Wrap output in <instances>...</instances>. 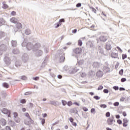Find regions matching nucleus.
<instances>
[{"label":"nucleus","mask_w":130,"mask_h":130,"mask_svg":"<svg viewBox=\"0 0 130 130\" xmlns=\"http://www.w3.org/2000/svg\"><path fill=\"white\" fill-rule=\"evenodd\" d=\"M34 46V45L32 43H28L27 39H24V42L22 43V47H26L27 50H31V49L33 50Z\"/></svg>","instance_id":"nucleus-1"},{"label":"nucleus","mask_w":130,"mask_h":130,"mask_svg":"<svg viewBox=\"0 0 130 130\" xmlns=\"http://www.w3.org/2000/svg\"><path fill=\"white\" fill-rule=\"evenodd\" d=\"M39 49H43V47H41V45L39 43H37L35 45H34V47L32 48L33 51L35 50H38Z\"/></svg>","instance_id":"nucleus-2"},{"label":"nucleus","mask_w":130,"mask_h":130,"mask_svg":"<svg viewBox=\"0 0 130 130\" xmlns=\"http://www.w3.org/2000/svg\"><path fill=\"white\" fill-rule=\"evenodd\" d=\"M7 49L8 47H7V45L5 44L1 45L0 46V55H2V54H3V52L7 51Z\"/></svg>","instance_id":"nucleus-3"},{"label":"nucleus","mask_w":130,"mask_h":130,"mask_svg":"<svg viewBox=\"0 0 130 130\" xmlns=\"http://www.w3.org/2000/svg\"><path fill=\"white\" fill-rule=\"evenodd\" d=\"M42 50H43V49H39V50H35L34 51L37 56H41V55L43 54V51Z\"/></svg>","instance_id":"nucleus-4"},{"label":"nucleus","mask_w":130,"mask_h":130,"mask_svg":"<svg viewBox=\"0 0 130 130\" xmlns=\"http://www.w3.org/2000/svg\"><path fill=\"white\" fill-rule=\"evenodd\" d=\"M103 70L104 73H109L110 72V67H109L108 64H106V65L103 67Z\"/></svg>","instance_id":"nucleus-5"},{"label":"nucleus","mask_w":130,"mask_h":130,"mask_svg":"<svg viewBox=\"0 0 130 130\" xmlns=\"http://www.w3.org/2000/svg\"><path fill=\"white\" fill-rule=\"evenodd\" d=\"M113 119H114V117H113V116H112L107 120L108 124H109V125H111L113 124V122H115V121Z\"/></svg>","instance_id":"nucleus-6"},{"label":"nucleus","mask_w":130,"mask_h":130,"mask_svg":"<svg viewBox=\"0 0 130 130\" xmlns=\"http://www.w3.org/2000/svg\"><path fill=\"white\" fill-rule=\"evenodd\" d=\"M78 71H79V69H77V68L70 67L69 69L70 74H75Z\"/></svg>","instance_id":"nucleus-7"},{"label":"nucleus","mask_w":130,"mask_h":130,"mask_svg":"<svg viewBox=\"0 0 130 130\" xmlns=\"http://www.w3.org/2000/svg\"><path fill=\"white\" fill-rule=\"evenodd\" d=\"M1 111L4 113V114H7L8 115V117H11V111H9L8 109L4 108L3 110H1Z\"/></svg>","instance_id":"nucleus-8"},{"label":"nucleus","mask_w":130,"mask_h":130,"mask_svg":"<svg viewBox=\"0 0 130 130\" xmlns=\"http://www.w3.org/2000/svg\"><path fill=\"white\" fill-rule=\"evenodd\" d=\"M65 57H64V53L63 52H61V53H60L59 55V61L60 62H63L64 61V59H65Z\"/></svg>","instance_id":"nucleus-9"},{"label":"nucleus","mask_w":130,"mask_h":130,"mask_svg":"<svg viewBox=\"0 0 130 130\" xmlns=\"http://www.w3.org/2000/svg\"><path fill=\"white\" fill-rule=\"evenodd\" d=\"M22 59L24 62H27L29 60V56L27 54H24L22 57Z\"/></svg>","instance_id":"nucleus-10"},{"label":"nucleus","mask_w":130,"mask_h":130,"mask_svg":"<svg viewBox=\"0 0 130 130\" xmlns=\"http://www.w3.org/2000/svg\"><path fill=\"white\" fill-rule=\"evenodd\" d=\"M4 61L5 63L7 64V66H9V64H11V59L7 56H5L4 58Z\"/></svg>","instance_id":"nucleus-11"},{"label":"nucleus","mask_w":130,"mask_h":130,"mask_svg":"<svg viewBox=\"0 0 130 130\" xmlns=\"http://www.w3.org/2000/svg\"><path fill=\"white\" fill-rule=\"evenodd\" d=\"M87 48H94V46L93 43L91 41H88L86 43Z\"/></svg>","instance_id":"nucleus-12"},{"label":"nucleus","mask_w":130,"mask_h":130,"mask_svg":"<svg viewBox=\"0 0 130 130\" xmlns=\"http://www.w3.org/2000/svg\"><path fill=\"white\" fill-rule=\"evenodd\" d=\"M101 66V64L100 63V62H94L92 64V67L94 69H99Z\"/></svg>","instance_id":"nucleus-13"},{"label":"nucleus","mask_w":130,"mask_h":130,"mask_svg":"<svg viewBox=\"0 0 130 130\" xmlns=\"http://www.w3.org/2000/svg\"><path fill=\"white\" fill-rule=\"evenodd\" d=\"M74 52L76 54H80V53H82V49L80 48H77L74 50Z\"/></svg>","instance_id":"nucleus-14"},{"label":"nucleus","mask_w":130,"mask_h":130,"mask_svg":"<svg viewBox=\"0 0 130 130\" xmlns=\"http://www.w3.org/2000/svg\"><path fill=\"white\" fill-rule=\"evenodd\" d=\"M102 76H103V72L100 70L97 72L96 77H98V78H102Z\"/></svg>","instance_id":"nucleus-15"},{"label":"nucleus","mask_w":130,"mask_h":130,"mask_svg":"<svg viewBox=\"0 0 130 130\" xmlns=\"http://www.w3.org/2000/svg\"><path fill=\"white\" fill-rule=\"evenodd\" d=\"M111 44H109V43H107L106 44V49L107 50H111Z\"/></svg>","instance_id":"nucleus-16"},{"label":"nucleus","mask_w":130,"mask_h":130,"mask_svg":"<svg viewBox=\"0 0 130 130\" xmlns=\"http://www.w3.org/2000/svg\"><path fill=\"white\" fill-rule=\"evenodd\" d=\"M100 40L101 41H102L103 42H105L106 40H107V38L104 36H102L100 37Z\"/></svg>","instance_id":"nucleus-17"},{"label":"nucleus","mask_w":130,"mask_h":130,"mask_svg":"<svg viewBox=\"0 0 130 130\" xmlns=\"http://www.w3.org/2000/svg\"><path fill=\"white\" fill-rule=\"evenodd\" d=\"M10 22H11V23L16 24V23H17L18 22V19L15 17H13L12 18L10 19Z\"/></svg>","instance_id":"nucleus-18"},{"label":"nucleus","mask_w":130,"mask_h":130,"mask_svg":"<svg viewBox=\"0 0 130 130\" xmlns=\"http://www.w3.org/2000/svg\"><path fill=\"white\" fill-rule=\"evenodd\" d=\"M47 63V59L46 58L42 63V65L41 66V68H45V66H46Z\"/></svg>","instance_id":"nucleus-19"},{"label":"nucleus","mask_w":130,"mask_h":130,"mask_svg":"<svg viewBox=\"0 0 130 130\" xmlns=\"http://www.w3.org/2000/svg\"><path fill=\"white\" fill-rule=\"evenodd\" d=\"M0 123L2 125H6L7 122L5 119H1L0 120Z\"/></svg>","instance_id":"nucleus-20"},{"label":"nucleus","mask_w":130,"mask_h":130,"mask_svg":"<svg viewBox=\"0 0 130 130\" xmlns=\"http://www.w3.org/2000/svg\"><path fill=\"white\" fill-rule=\"evenodd\" d=\"M21 64H22V63H21V61L20 60H17L15 62V67H16V68H19L21 67Z\"/></svg>","instance_id":"nucleus-21"},{"label":"nucleus","mask_w":130,"mask_h":130,"mask_svg":"<svg viewBox=\"0 0 130 130\" xmlns=\"http://www.w3.org/2000/svg\"><path fill=\"white\" fill-rule=\"evenodd\" d=\"M111 56L113 58H117V56H118V54L116 53H112L111 54Z\"/></svg>","instance_id":"nucleus-22"},{"label":"nucleus","mask_w":130,"mask_h":130,"mask_svg":"<svg viewBox=\"0 0 130 130\" xmlns=\"http://www.w3.org/2000/svg\"><path fill=\"white\" fill-rule=\"evenodd\" d=\"M11 44H12V47H16V46H17V41H12Z\"/></svg>","instance_id":"nucleus-23"},{"label":"nucleus","mask_w":130,"mask_h":130,"mask_svg":"<svg viewBox=\"0 0 130 130\" xmlns=\"http://www.w3.org/2000/svg\"><path fill=\"white\" fill-rule=\"evenodd\" d=\"M19 53H20V51L19 50V49L17 48L14 49L13 50V53H14V54H18Z\"/></svg>","instance_id":"nucleus-24"},{"label":"nucleus","mask_w":130,"mask_h":130,"mask_svg":"<svg viewBox=\"0 0 130 130\" xmlns=\"http://www.w3.org/2000/svg\"><path fill=\"white\" fill-rule=\"evenodd\" d=\"M24 33L26 35H30L31 34V30L29 29H26L25 30Z\"/></svg>","instance_id":"nucleus-25"},{"label":"nucleus","mask_w":130,"mask_h":130,"mask_svg":"<svg viewBox=\"0 0 130 130\" xmlns=\"http://www.w3.org/2000/svg\"><path fill=\"white\" fill-rule=\"evenodd\" d=\"M6 34L4 31H0V39H2L3 37H5Z\"/></svg>","instance_id":"nucleus-26"},{"label":"nucleus","mask_w":130,"mask_h":130,"mask_svg":"<svg viewBox=\"0 0 130 130\" xmlns=\"http://www.w3.org/2000/svg\"><path fill=\"white\" fill-rule=\"evenodd\" d=\"M16 27L17 29H21L22 28V24L20 23H17L16 25Z\"/></svg>","instance_id":"nucleus-27"},{"label":"nucleus","mask_w":130,"mask_h":130,"mask_svg":"<svg viewBox=\"0 0 130 130\" xmlns=\"http://www.w3.org/2000/svg\"><path fill=\"white\" fill-rule=\"evenodd\" d=\"M3 8L6 10V9H8V5L6 4V2H3Z\"/></svg>","instance_id":"nucleus-28"},{"label":"nucleus","mask_w":130,"mask_h":130,"mask_svg":"<svg viewBox=\"0 0 130 130\" xmlns=\"http://www.w3.org/2000/svg\"><path fill=\"white\" fill-rule=\"evenodd\" d=\"M84 62H85L84 61V60H80L78 61V63L79 66H82L84 64Z\"/></svg>","instance_id":"nucleus-29"},{"label":"nucleus","mask_w":130,"mask_h":130,"mask_svg":"<svg viewBox=\"0 0 130 130\" xmlns=\"http://www.w3.org/2000/svg\"><path fill=\"white\" fill-rule=\"evenodd\" d=\"M5 24V20L3 18L0 19V26H3Z\"/></svg>","instance_id":"nucleus-30"},{"label":"nucleus","mask_w":130,"mask_h":130,"mask_svg":"<svg viewBox=\"0 0 130 130\" xmlns=\"http://www.w3.org/2000/svg\"><path fill=\"white\" fill-rule=\"evenodd\" d=\"M2 85L4 87V88H9V84L5 82L2 84Z\"/></svg>","instance_id":"nucleus-31"},{"label":"nucleus","mask_w":130,"mask_h":130,"mask_svg":"<svg viewBox=\"0 0 130 130\" xmlns=\"http://www.w3.org/2000/svg\"><path fill=\"white\" fill-rule=\"evenodd\" d=\"M61 103L63 106H66V105L68 104V102H67V101H63V100L61 101Z\"/></svg>","instance_id":"nucleus-32"},{"label":"nucleus","mask_w":130,"mask_h":130,"mask_svg":"<svg viewBox=\"0 0 130 130\" xmlns=\"http://www.w3.org/2000/svg\"><path fill=\"white\" fill-rule=\"evenodd\" d=\"M78 45L79 46H82V45H83V42H82L81 40H79V41H78Z\"/></svg>","instance_id":"nucleus-33"},{"label":"nucleus","mask_w":130,"mask_h":130,"mask_svg":"<svg viewBox=\"0 0 130 130\" xmlns=\"http://www.w3.org/2000/svg\"><path fill=\"white\" fill-rule=\"evenodd\" d=\"M25 116L27 117V118H29V119H31V118L30 117V115H29V113H24Z\"/></svg>","instance_id":"nucleus-34"},{"label":"nucleus","mask_w":130,"mask_h":130,"mask_svg":"<svg viewBox=\"0 0 130 130\" xmlns=\"http://www.w3.org/2000/svg\"><path fill=\"white\" fill-rule=\"evenodd\" d=\"M98 52H99L100 53H101V54H103V53H104V51H103V49H99Z\"/></svg>","instance_id":"nucleus-35"},{"label":"nucleus","mask_w":130,"mask_h":130,"mask_svg":"<svg viewBox=\"0 0 130 130\" xmlns=\"http://www.w3.org/2000/svg\"><path fill=\"white\" fill-rule=\"evenodd\" d=\"M21 80L26 81V80H27V77H26V76H21Z\"/></svg>","instance_id":"nucleus-36"},{"label":"nucleus","mask_w":130,"mask_h":130,"mask_svg":"<svg viewBox=\"0 0 130 130\" xmlns=\"http://www.w3.org/2000/svg\"><path fill=\"white\" fill-rule=\"evenodd\" d=\"M100 107H101V108H106V107H107V106L105 104H102L101 105Z\"/></svg>","instance_id":"nucleus-37"},{"label":"nucleus","mask_w":130,"mask_h":130,"mask_svg":"<svg viewBox=\"0 0 130 130\" xmlns=\"http://www.w3.org/2000/svg\"><path fill=\"white\" fill-rule=\"evenodd\" d=\"M64 22V19H61L59 20V24H60V25H61V23H63Z\"/></svg>","instance_id":"nucleus-38"},{"label":"nucleus","mask_w":130,"mask_h":130,"mask_svg":"<svg viewBox=\"0 0 130 130\" xmlns=\"http://www.w3.org/2000/svg\"><path fill=\"white\" fill-rule=\"evenodd\" d=\"M50 104H51L52 105H56V102H54V101H51L50 102Z\"/></svg>","instance_id":"nucleus-39"},{"label":"nucleus","mask_w":130,"mask_h":130,"mask_svg":"<svg viewBox=\"0 0 130 130\" xmlns=\"http://www.w3.org/2000/svg\"><path fill=\"white\" fill-rule=\"evenodd\" d=\"M94 99L95 100H99L100 99V97L98 96V95H95L93 96Z\"/></svg>","instance_id":"nucleus-40"},{"label":"nucleus","mask_w":130,"mask_h":130,"mask_svg":"<svg viewBox=\"0 0 130 130\" xmlns=\"http://www.w3.org/2000/svg\"><path fill=\"white\" fill-rule=\"evenodd\" d=\"M119 75L121 76H122L123 75V69H121L119 72Z\"/></svg>","instance_id":"nucleus-41"},{"label":"nucleus","mask_w":130,"mask_h":130,"mask_svg":"<svg viewBox=\"0 0 130 130\" xmlns=\"http://www.w3.org/2000/svg\"><path fill=\"white\" fill-rule=\"evenodd\" d=\"M113 89H114V90H115V91H117V90H118L119 89V88L117 86H114L113 87Z\"/></svg>","instance_id":"nucleus-42"},{"label":"nucleus","mask_w":130,"mask_h":130,"mask_svg":"<svg viewBox=\"0 0 130 130\" xmlns=\"http://www.w3.org/2000/svg\"><path fill=\"white\" fill-rule=\"evenodd\" d=\"M81 7H82V4L81 3H78L76 5V8H81Z\"/></svg>","instance_id":"nucleus-43"},{"label":"nucleus","mask_w":130,"mask_h":130,"mask_svg":"<svg viewBox=\"0 0 130 130\" xmlns=\"http://www.w3.org/2000/svg\"><path fill=\"white\" fill-rule=\"evenodd\" d=\"M20 103H22L23 104L26 103V100L25 99L20 100Z\"/></svg>","instance_id":"nucleus-44"},{"label":"nucleus","mask_w":130,"mask_h":130,"mask_svg":"<svg viewBox=\"0 0 130 130\" xmlns=\"http://www.w3.org/2000/svg\"><path fill=\"white\" fill-rule=\"evenodd\" d=\"M106 117H109L110 116V112H108L106 113Z\"/></svg>","instance_id":"nucleus-45"},{"label":"nucleus","mask_w":130,"mask_h":130,"mask_svg":"<svg viewBox=\"0 0 130 130\" xmlns=\"http://www.w3.org/2000/svg\"><path fill=\"white\" fill-rule=\"evenodd\" d=\"M55 25H56V26H55V28H58V27H59V26H60V25H61V24H60V23H59V22H58V23H56Z\"/></svg>","instance_id":"nucleus-46"},{"label":"nucleus","mask_w":130,"mask_h":130,"mask_svg":"<svg viewBox=\"0 0 130 130\" xmlns=\"http://www.w3.org/2000/svg\"><path fill=\"white\" fill-rule=\"evenodd\" d=\"M32 94V92H31V91H28V92H25V93H24V95H30V94Z\"/></svg>","instance_id":"nucleus-47"},{"label":"nucleus","mask_w":130,"mask_h":130,"mask_svg":"<svg viewBox=\"0 0 130 130\" xmlns=\"http://www.w3.org/2000/svg\"><path fill=\"white\" fill-rule=\"evenodd\" d=\"M123 122H125L126 123H127V122H128V121L127 120V119H126V118H125L123 120Z\"/></svg>","instance_id":"nucleus-48"},{"label":"nucleus","mask_w":130,"mask_h":130,"mask_svg":"<svg viewBox=\"0 0 130 130\" xmlns=\"http://www.w3.org/2000/svg\"><path fill=\"white\" fill-rule=\"evenodd\" d=\"M109 92L108 89H104V93H105L106 94H108V93Z\"/></svg>","instance_id":"nucleus-49"},{"label":"nucleus","mask_w":130,"mask_h":130,"mask_svg":"<svg viewBox=\"0 0 130 130\" xmlns=\"http://www.w3.org/2000/svg\"><path fill=\"white\" fill-rule=\"evenodd\" d=\"M82 109L85 112H87V111H88V108H86L85 107H84L83 108H82Z\"/></svg>","instance_id":"nucleus-50"},{"label":"nucleus","mask_w":130,"mask_h":130,"mask_svg":"<svg viewBox=\"0 0 130 130\" xmlns=\"http://www.w3.org/2000/svg\"><path fill=\"white\" fill-rule=\"evenodd\" d=\"M102 89H103V86H102V85H100V86L98 88V90H102Z\"/></svg>","instance_id":"nucleus-51"},{"label":"nucleus","mask_w":130,"mask_h":130,"mask_svg":"<svg viewBox=\"0 0 130 130\" xmlns=\"http://www.w3.org/2000/svg\"><path fill=\"white\" fill-rule=\"evenodd\" d=\"M67 104L68 106H71V105H73V103H72L71 101H69L67 103Z\"/></svg>","instance_id":"nucleus-52"},{"label":"nucleus","mask_w":130,"mask_h":130,"mask_svg":"<svg viewBox=\"0 0 130 130\" xmlns=\"http://www.w3.org/2000/svg\"><path fill=\"white\" fill-rule=\"evenodd\" d=\"M125 81H126V79H125V78H122L121 79V82H122V83H123V82H125Z\"/></svg>","instance_id":"nucleus-53"},{"label":"nucleus","mask_w":130,"mask_h":130,"mask_svg":"<svg viewBox=\"0 0 130 130\" xmlns=\"http://www.w3.org/2000/svg\"><path fill=\"white\" fill-rule=\"evenodd\" d=\"M33 80L35 81H38V80H39V77H34Z\"/></svg>","instance_id":"nucleus-54"},{"label":"nucleus","mask_w":130,"mask_h":130,"mask_svg":"<svg viewBox=\"0 0 130 130\" xmlns=\"http://www.w3.org/2000/svg\"><path fill=\"white\" fill-rule=\"evenodd\" d=\"M14 114V117H15V118H17V117L18 116V113L15 112L13 113Z\"/></svg>","instance_id":"nucleus-55"},{"label":"nucleus","mask_w":130,"mask_h":130,"mask_svg":"<svg viewBox=\"0 0 130 130\" xmlns=\"http://www.w3.org/2000/svg\"><path fill=\"white\" fill-rule=\"evenodd\" d=\"M114 106H118L119 105V103L116 102L114 104Z\"/></svg>","instance_id":"nucleus-56"},{"label":"nucleus","mask_w":130,"mask_h":130,"mask_svg":"<svg viewBox=\"0 0 130 130\" xmlns=\"http://www.w3.org/2000/svg\"><path fill=\"white\" fill-rule=\"evenodd\" d=\"M122 59H125V58H126V55L122 54Z\"/></svg>","instance_id":"nucleus-57"},{"label":"nucleus","mask_w":130,"mask_h":130,"mask_svg":"<svg viewBox=\"0 0 130 130\" xmlns=\"http://www.w3.org/2000/svg\"><path fill=\"white\" fill-rule=\"evenodd\" d=\"M117 122H118V124H121V123H122V121L119 119L117 120Z\"/></svg>","instance_id":"nucleus-58"},{"label":"nucleus","mask_w":130,"mask_h":130,"mask_svg":"<svg viewBox=\"0 0 130 130\" xmlns=\"http://www.w3.org/2000/svg\"><path fill=\"white\" fill-rule=\"evenodd\" d=\"M69 120H70V122H74V118H73L72 117H70L69 118Z\"/></svg>","instance_id":"nucleus-59"},{"label":"nucleus","mask_w":130,"mask_h":130,"mask_svg":"<svg viewBox=\"0 0 130 130\" xmlns=\"http://www.w3.org/2000/svg\"><path fill=\"white\" fill-rule=\"evenodd\" d=\"M81 76L82 77V78H85V77L86 76V74L82 73V74H81Z\"/></svg>","instance_id":"nucleus-60"},{"label":"nucleus","mask_w":130,"mask_h":130,"mask_svg":"<svg viewBox=\"0 0 130 130\" xmlns=\"http://www.w3.org/2000/svg\"><path fill=\"white\" fill-rule=\"evenodd\" d=\"M123 126H124V127H125V126H127V123L123 122Z\"/></svg>","instance_id":"nucleus-61"},{"label":"nucleus","mask_w":130,"mask_h":130,"mask_svg":"<svg viewBox=\"0 0 130 130\" xmlns=\"http://www.w3.org/2000/svg\"><path fill=\"white\" fill-rule=\"evenodd\" d=\"M90 112L91 113H93V112H95V108H92L91 110H90Z\"/></svg>","instance_id":"nucleus-62"},{"label":"nucleus","mask_w":130,"mask_h":130,"mask_svg":"<svg viewBox=\"0 0 130 130\" xmlns=\"http://www.w3.org/2000/svg\"><path fill=\"white\" fill-rule=\"evenodd\" d=\"M92 12H93V13L96 14V9H95V8H92Z\"/></svg>","instance_id":"nucleus-63"},{"label":"nucleus","mask_w":130,"mask_h":130,"mask_svg":"<svg viewBox=\"0 0 130 130\" xmlns=\"http://www.w3.org/2000/svg\"><path fill=\"white\" fill-rule=\"evenodd\" d=\"M77 29H75L73 30L72 31V33L76 34V33H77Z\"/></svg>","instance_id":"nucleus-64"}]
</instances>
